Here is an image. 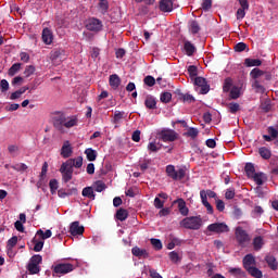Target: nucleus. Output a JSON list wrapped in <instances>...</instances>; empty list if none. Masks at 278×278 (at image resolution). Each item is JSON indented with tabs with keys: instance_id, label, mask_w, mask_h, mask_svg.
Listing matches in <instances>:
<instances>
[{
	"instance_id": "69168bd1",
	"label": "nucleus",
	"mask_w": 278,
	"mask_h": 278,
	"mask_svg": "<svg viewBox=\"0 0 278 278\" xmlns=\"http://www.w3.org/2000/svg\"><path fill=\"white\" fill-rule=\"evenodd\" d=\"M268 134L275 140V138H277V136H278V129H276L275 127L270 126L268 128Z\"/></svg>"
},
{
	"instance_id": "4468645a",
	"label": "nucleus",
	"mask_w": 278,
	"mask_h": 278,
	"mask_svg": "<svg viewBox=\"0 0 278 278\" xmlns=\"http://www.w3.org/2000/svg\"><path fill=\"white\" fill-rule=\"evenodd\" d=\"M41 38L45 45H51L53 42V33L49 28H43Z\"/></svg>"
},
{
	"instance_id": "6e6552de",
	"label": "nucleus",
	"mask_w": 278,
	"mask_h": 278,
	"mask_svg": "<svg viewBox=\"0 0 278 278\" xmlns=\"http://www.w3.org/2000/svg\"><path fill=\"white\" fill-rule=\"evenodd\" d=\"M195 90L200 92V94H207L210 92V85H207V80L203 77H195L194 79Z\"/></svg>"
},
{
	"instance_id": "f03ea898",
	"label": "nucleus",
	"mask_w": 278,
	"mask_h": 278,
	"mask_svg": "<svg viewBox=\"0 0 278 278\" xmlns=\"http://www.w3.org/2000/svg\"><path fill=\"white\" fill-rule=\"evenodd\" d=\"M202 226L203 219H201V217L199 216L187 217L180 222V227H184L185 229L197 230L201 229Z\"/></svg>"
},
{
	"instance_id": "f3484780",
	"label": "nucleus",
	"mask_w": 278,
	"mask_h": 278,
	"mask_svg": "<svg viewBox=\"0 0 278 278\" xmlns=\"http://www.w3.org/2000/svg\"><path fill=\"white\" fill-rule=\"evenodd\" d=\"M160 10L161 12H173V0H161Z\"/></svg>"
},
{
	"instance_id": "338daca9",
	"label": "nucleus",
	"mask_w": 278,
	"mask_h": 278,
	"mask_svg": "<svg viewBox=\"0 0 278 278\" xmlns=\"http://www.w3.org/2000/svg\"><path fill=\"white\" fill-rule=\"evenodd\" d=\"M170 214V210L168 207H162L161 211L159 212V216L162 218L164 216H168Z\"/></svg>"
},
{
	"instance_id": "49530a36",
	"label": "nucleus",
	"mask_w": 278,
	"mask_h": 278,
	"mask_svg": "<svg viewBox=\"0 0 278 278\" xmlns=\"http://www.w3.org/2000/svg\"><path fill=\"white\" fill-rule=\"evenodd\" d=\"M262 75H264V72L260 68H253L250 73L252 79H258V77H262Z\"/></svg>"
},
{
	"instance_id": "4be33fe9",
	"label": "nucleus",
	"mask_w": 278,
	"mask_h": 278,
	"mask_svg": "<svg viewBox=\"0 0 278 278\" xmlns=\"http://www.w3.org/2000/svg\"><path fill=\"white\" fill-rule=\"evenodd\" d=\"M28 88L27 87H22L20 90L12 92L10 96L11 101H16V99H21L25 92H27Z\"/></svg>"
},
{
	"instance_id": "bf43d9fd",
	"label": "nucleus",
	"mask_w": 278,
	"mask_h": 278,
	"mask_svg": "<svg viewBox=\"0 0 278 278\" xmlns=\"http://www.w3.org/2000/svg\"><path fill=\"white\" fill-rule=\"evenodd\" d=\"M154 207H156V210H162V207H164V200L162 201L160 197H156L154 199Z\"/></svg>"
},
{
	"instance_id": "e2e57ef3",
	"label": "nucleus",
	"mask_w": 278,
	"mask_h": 278,
	"mask_svg": "<svg viewBox=\"0 0 278 278\" xmlns=\"http://www.w3.org/2000/svg\"><path fill=\"white\" fill-rule=\"evenodd\" d=\"M23 222H15L14 227L17 231H20L21 233H23L25 231V226H23Z\"/></svg>"
},
{
	"instance_id": "2f4dec72",
	"label": "nucleus",
	"mask_w": 278,
	"mask_h": 278,
	"mask_svg": "<svg viewBox=\"0 0 278 278\" xmlns=\"http://www.w3.org/2000/svg\"><path fill=\"white\" fill-rule=\"evenodd\" d=\"M38 237H36L34 240H33V242H34V251L36 252V253H40V251H42V249H43V247H45V241L43 240H38L37 239Z\"/></svg>"
},
{
	"instance_id": "423d86ee",
	"label": "nucleus",
	"mask_w": 278,
	"mask_h": 278,
	"mask_svg": "<svg viewBox=\"0 0 278 278\" xmlns=\"http://www.w3.org/2000/svg\"><path fill=\"white\" fill-rule=\"evenodd\" d=\"M235 236H236V240L240 244V247H247V244H249V242H251V237L240 226H238L236 228Z\"/></svg>"
},
{
	"instance_id": "5fc2aeb1",
	"label": "nucleus",
	"mask_w": 278,
	"mask_h": 278,
	"mask_svg": "<svg viewBox=\"0 0 278 278\" xmlns=\"http://www.w3.org/2000/svg\"><path fill=\"white\" fill-rule=\"evenodd\" d=\"M125 115L124 112L121 111H115L114 113V118H113V123H121V121L123 119V116Z\"/></svg>"
},
{
	"instance_id": "09e8293b",
	"label": "nucleus",
	"mask_w": 278,
	"mask_h": 278,
	"mask_svg": "<svg viewBox=\"0 0 278 278\" xmlns=\"http://www.w3.org/2000/svg\"><path fill=\"white\" fill-rule=\"evenodd\" d=\"M0 90L1 92H8L10 90V83H8L5 79H2L0 81Z\"/></svg>"
},
{
	"instance_id": "9d476101",
	"label": "nucleus",
	"mask_w": 278,
	"mask_h": 278,
	"mask_svg": "<svg viewBox=\"0 0 278 278\" xmlns=\"http://www.w3.org/2000/svg\"><path fill=\"white\" fill-rule=\"evenodd\" d=\"M208 231L214 233H227L229 231V226L225 223H215L207 226Z\"/></svg>"
},
{
	"instance_id": "cd10ccee",
	"label": "nucleus",
	"mask_w": 278,
	"mask_h": 278,
	"mask_svg": "<svg viewBox=\"0 0 278 278\" xmlns=\"http://www.w3.org/2000/svg\"><path fill=\"white\" fill-rule=\"evenodd\" d=\"M83 197H86L87 199H91L94 201V189L92 187H86L83 189Z\"/></svg>"
},
{
	"instance_id": "b1692460",
	"label": "nucleus",
	"mask_w": 278,
	"mask_h": 278,
	"mask_svg": "<svg viewBox=\"0 0 278 278\" xmlns=\"http://www.w3.org/2000/svg\"><path fill=\"white\" fill-rule=\"evenodd\" d=\"M266 263L268 264L269 268H271V270H277L278 268V263H277V258H275V256L273 255H267L265 258Z\"/></svg>"
},
{
	"instance_id": "473e14b6",
	"label": "nucleus",
	"mask_w": 278,
	"mask_h": 278,
	"mask_svg": "<svg viewBox=\"0 0 278 278\" xmlns=\"http://www.w3.org/2000/svg\"><path fill=\"white\" fill-rule=\"evenodd\" d=\"M131 253L136 257H147V255H148L147 250H142L138 247L132 248Z\"/></svg>"
},
{
	"instance_id": "c756f323",
	"label": "nucleus",
	"mask_w": 278,
	"mask_h": 278,
	"mask_svg": "<svg viewBox=\"0 0 278 278\" xmlns=\"http://www.w3.org/2000/svg\"><path fill=\"white\" fill-rule=\"evenodd\" d=\"M85 155L89 162H94L97 160V152L92 148H88L85 150Z\"/></svg>"
},
{
	"instance_id": "052dcab7",
	"label": "nucleus",
	"mask_w": 278,
	"mask_h": 278,
	"mask_svg": "<svg viewBox=\"0 0 278 278\" xmlns=\"http://www.w3.org/2000/svg\"><path fill=\"white\" fill-rule=\"evenodd\" d=\"M228 108H229V112H231V114H236V112H238V110H240V104L230 103V104H228Z\"/></svg>"
},
{
	"instance_id": "4c0bfd02",
	"label": "nucleus",
	"mask_w": 278,
	"mask_h": 278,
	"mask_svg": "<svg viewBox=\"0 0 278 278\" xmlns=\"http://www.w3.org/2000/svg\"><path fill=\"white\" fill-rule=\"evenodd\" d=\"M200 29L199 23L195 21L189 22V31H191V34H199Z\"/></svg>"
},
{
	"instance_id": "7ed1b4c3",
	"label": "nucleus",
	"mask_w": 278,
	"mask_h": 278,
	"mask_svg": "<svg viewBox=\"0 0 278 278\" xmlns=\"http://www.w3.org/2000/svg\"><path fill=\"white\" fill-rule=\"evenodd\" d=\"M156 136L162 142H175V140H177V132L168 128L157 130Z\"/></svg>"
},
{
	"instance_id": "f8f14e48",
	"label": "nucleus",
	"mask_w": 278,
	"mask_h": 278,
	"mask_svg": "<svg viewBox=\"0 0 278 278\" xmlns=\"http://www.w3.org/2000/svg\"><path fill=\"white\" fill-rule=\"evenodd\" d=\"M101 27H103V25L101 24V21L97 18H91L87 23V29H89V31H101Z\"/></svg>"
},
{
	"instance_id": "79ce46f5",
	"label": "nucleus",
	"mask_w": 278,
	"mask_h": 278,
	"mask_svg": "<svg viewBox=\"0 0 278 278\" xmlns=\"http://www.w3.org/2000/svg\"><path fill=\"white\" fill-rule=\"evenodd\" d=\"M248 273H250V275L255 278L263 277L262 270H260L257 267H251L250 269H248Z\"/></svg>"
},
{
	"instance_id": "8fccbe9b",
	"label": "nucleus",
	"mask_w": 278,
	"mask_h": 278,
	"mask_svg": "<svg viewBox=\"0 0 278 278\" xmlns=\"http://www.w3.org/2000/svg\"><path fill=\"white\" fill-rule=\"evenodd\" d=\"M34 73H36V67L34 65L26 66L25 71H24V75H26V77H31V75H34Z\"/></svg>"
},
{
	"instance_id": "aec40b11",
	"label": "nucleus",
	"mask_w": 278,
	"mask_h": 278,
	"mask_svg": "<svg viewBox=\"0 0 278 278\" xmlns=\"http://www.w3.org/2000/svg\"><path fill=\"white\" fill-rule=\"evenodd\" d=\"M109 84L113 90H116L121 86V77L118 75L113 74L110 76Z\"/></svg>"
},
{
	"instance_id": "603ef678",
	"label": "nucleus",
	"mask_w": 278,
	"mask_h": 278,
	"mask_svg": "<svg viewBox=\"0 0 278 278\" xmlns=\"http://www.w3.org/2000/svg\"><path fill=\"white\" fill-rule=\"evenodd\" d=\"M17 242H18V237H12L8 241L7 249H14V247H16Z\"/></svg>"
},
{
	"instance_id": "e433bc0d",
	"label": "nucleus",
	"mask_w": 278,
	"mask_h": 278,
	"mask_svg": "<svg viewBox=\"0 0 278 278\" xmlns=\"http://www.w3.org/2000/svg\"><path fill=\"white\" fill-rule=\"evenodd\" d=\"M245 173L248 177L251 179L256 173H255V165L253 163H247L245 164Z\"/></svg>"
},
{
	"instance_id": "ea45409f",
	"label": "nucleus",
	"mask_w": 278,
	"mask_h": 278,
	"mask_svg": "<svg viewBox=\"0 0 278 278\" xmlns=\"http://www.w3.org/2000/svg\"><path fill=\"white\" fill-rule=\"evenodd\" d=\"M48 170H49V163L45 162L41 167L40 181H45L47 179Z\"/></svg>"
},
{
	"instance_id": "bb28decb",
	"label": "nucleus",
	"mask_w": 278,
	"mask_h": 278,
	"mask_svg": "<svg viewBox=\"0 0 278 278\" xmlns=\"http://www.w3.org/2000/svg\"><path fill=\"white\" fill-rule=\"evenodd\" d=\"M240 94H242V87L241 86H233L230 89L231 99H239Z\"/></svg>"
},
{
	"instance_id": "4d7b16f0",
	"label": "nucleus",
	"mask_w": 278,
	"mask_h": 278,
	"mask_svg": "<svg viewBox=\"0 0 278 278\" xmlns=\"http://www.w3.org/2000/svg\"><path fill=\"white\" fill-rule=\"evenodd\" d=\"M151 244L156 249V251H161L162 249V241L160 239H151Z\"/></svg>"
},
{
	"instance_id": "72a5a7b5",
	"label": "nucleus",
	"mask_w": 278,
	"mask_h": 278,
	"mask_svg": "<svg viewBox=\"0 0 278 278\" xmlns=\"http://www.w3.org/2000/svg\"><path fill=\"white\" fill-rule=\"evenodd\" d=\"M129 216V214L127 213V210L125 208H119L116 212V218L117 220H121L123 223V220H127V217Z\"/></svg>"
},
{
	"instance_id": "680f3d73",
	"label": "nucleus",
	"mask_w": 278,
	"mask_h": 278,
	"mask_svg": "<svg viewBox=\"0 0 278 278\" xmlns=\"http://www.w3.org/2000/svg\"><path fill=\"white\" fill-rule=\"evenodd\" d=\"M211 8H212V0L202 1V10H204V12H207V10H210Z\"/></svg>"
},
{
	"instance_id": "c85d7f7f",
	"label": "nucleus",
	"mask_w": 278,
	"mask_h": 278,
	"mask_svg": "<svg viewBox=\"0 0 278 278\" xmlns=\"http://www.w3.org/2000/svg\"><path fill=\"white\" fill-rule=\"evenodd\" d=\"M258 153H260L261 157H263V160H270V155H273V153L270 152V149H268L266 147L260 148Z\"/></svg>"
},
{
	"instance_id": "9b49d317",
	"label": "nucleus",
	"mask_w": 278,
	"mask_h": 278,
	"mask_svg": "<svg viewBox=\"0 0 278 278\" xmlns=\"http://www.w3.org/2000/svg\"><path fill=\"white\" fill-rule=\"evenodd\" d=\"M61 155L66 160L73 155V146H71V141H64L61 148Z\"/></svg>"
},
{
	"instance_id": "13d9d810",
	"label": "nucleus",
	"mask_w": 278,
	"mask_h": 278,
	"mask_svg": "<svg viewBox=\"0 0 278 278\" xmlns=\"http://www.w3.org/2000/svg\"><path fill=\"white\" fill-rule=\"evenodd\" d=\"M233 197H236V189H233V188L227 189L226 193H225V198L228 200H231V199H233Z\"/></svg>"
},
{
	"instance_id": "39448f33",
	"label": "nucleus",
	"mask_w": 278,
	"mask_h": 278,
	"mask_svg": "<svg viewBox=\"0 0 278 278\" xmlns=\"http://www.w3.org/2000/svg\"><path fill=\"white\" fill-rule=\"evenodd\" d=\"M40 264H42V256L40 254L34 255L27 266L30 275H38L40 273Z\"/></svg>"
},
{
	"instance_id": "5701e85b",
	"label": "nucleus",
	"mask_w": 278,
	"mask_h": 278,
	"mask_svg": "<svg viewBox=\"0 0 278 278\" xmlns=\"http://www.w3.org/2000/svg\"><path fill=\"white\" fill-rule=\"evenodd\" d=\"M51 236H53V232H51V230H38L36 233V238H40V240H42L45 242V240H49V238H51Z\"/></svg>"
},
{
	"instance_id": "dca6fc26",
	"label": "nucleus",
	"mask_w": 278,
	"mask_h": 278,
	"mask_svg": "<svg viewBox=\"0 0 278 278\" xmlns=\"http://www.w3.org/2000/svg\"><path fill=\"white\" fill-rule=\"evenodd\" d=\"M200 197H201L202 204L206 207L208 214H213L214 208L212 207V204H210V202H207V192L201 191Z\"/></svg>"
},
{
	"instance_id": "c9c22d12",
	"label": "nucleus",
	"mask_w": 278,
	"mask_h": 278,
	"mask_svg": "<svg viewBox=\"0 0 278 278\" xmlns=\"http://www.w3.org/2000/svg\"><path fill=\"white\" fill-rule=\"evenodd\" d=\"M245 66H262V61L260 59H245L244 61Z\"/></svg>"
},
{
	"instance_id": "3c124183",
	"label": "nucleus",
	"mask_w": 278,
	"mask_h": 278,
	"mask_svg": "<svg viewBox=\"0 0 278 278\" xmlns=\"http://www.w3.org/2000/svg\"><path fill=\"white\" fill-rule=\"evenodd\" d=\"M173 99V94L170 92H164L161 94L162 103H168Z\"/></svg>"
},
{
	"instance_id": "6e6d98bb",
	"label": "nucleus",
	"mask_w": 278,
	"mask_h": 278,
	"mask_svg": "<svg viewBox=\"0 0 278 278\" xmlns=\"http://www.w3.org/2000/svg\"><path fill=\"white\" fill-rule=\"evenodd\" d=\"M143 81L146 86H149L150 88L155 86V78L153 76H147Z\"/></svg>"
},
{
	"instance_id": "a878e982",
	"label": "nucleus",
	"mask_w": 278,
	"mask_h": 278,
	"mask_svg": "<svg viewBox=\"0 0 278 278\" xmlns=\"http://www.w3.org/2000/svg\"><path fill=\"white\" fill-rule=\"evenodd\" d=\"M160 149H162V143L160 142L152 141L148 143V151H150V153H157Z\"/></svg>"
},
{
	"instance_id": "412c9836",
	"label": "nucleus",
	"mask_w": 278,
	"mask_h": 278,
	"mask_svg": "<svg viewBox=\"0 0 278 278\" xmlns=\"http://www.w3.org/2000/svg\"><path fill=\"white\" fill-rule=\"evenodd\" d=\"M144 105L148 110H155L157 108V101L153 97H147Z\"/></svg>"
},
{
	"instance_id": "393cba45",
	"label": "nucleus",
	"mask_w": 278,
	"mask_h": 278,
	"mask_svg": "<svg viewBox=\"0 0 278 278\" xmlns=\"http://www.w3.org/2000/svg\"><path fill=\"white\" fill-rule=\"evenodd\" d=\"M251 179H254L255 184L257 186H262L264 181H266V175L264 173H256L252 176Z\"/></svg>"
},
{
	"instance_id": "c03bdc74",
	"label": "nucleus",
	"mask_w": 278,
	"mask_h": 278,
	"mask_svg": "<svg viewBox=\"0 0 278 278\" xmlns=\"http://www.w3.org/2000/svg\"><path fill=\"white\" fill-rule=\"evenodd\" d=\"M21 71V63L13 64L9 70L10 77H14L16 73Z\"/></svg>"
},
{
	"instance_id": "f257e3e1",
	"label": "nucleus",
	"mask_w": 278,
	"mask_h": 278,
	"mask_svg": "<svg viewBox=\"0 0 278 278\" xmlns=\"http://www.w3.org/2000/svg\"><path fill=\"white\" fill-rule=\"evenodd\" d=\"M77 125H79L77 116H59L54 119V127L59 129V131H64V127L65 129H71L77 127Z\"/></svg>"
},
{
	"instance_id": "ddd939ff",
	"label": "nucleus",
	"mask_w": 278,
	"mask_h": 278,
	"mask_svg": "<svg viewBox=\"0 0 278 278\" xmlns=\"http://www.w3.org/2000/svg\"><path fill=\"white\" fill-rule=\"evenodd\" d=\"M70 233L72 236L84 235V226H79V222H73L70 227Z\"/></svg>"
},
{
	"instance_id": "a19ab883",
	"label": "nucleus",
	"mask_w": 278,
	"mask_h": 278,
	"mask_svg": "<svg viewBox=\"0 0 278 278\" xmlns=\"http://www.w3.org/2000/svg\"><path fill=\"white\" fill-rule=\"evenodd\" d=\"M247 10L249 9H244V7H241L237 10V21H242L247 16Z\"/></svg>"
},
{
	"instance_id": "6ab92c4d",
	"label": "nucleus",
	"mask_w": 278,
	"mask_h": 278,
	"mask_svg": "<svg viewBox=\"0 0 278 278\" xmlns=\"http://www.w3.org/2000/svg\"><path fill=\"white\" fill-rule=\"evenodd\" d=\"M65 164H68L71 168H73V166L75 168H81V166H84V159L81 156H78L76 159H71L67 162H65Z\"/></svg>"
},
{
	"instance_id": "a18cd8bd",
	"label": "nucleus",
	"mask_w": 278,
	"mask_h": 278,
	"mask_svg": "<svg viewBox=\"0 0 278 278\" xmlns=\"http://www.w3.org/2000/svg\"><path fill=\"white\" fill-rule=\"evenodd\" d=\"M233 88V81L231 80V78H226L224 81V92H229V90H231Z\"/></svg>"
},
{
	"instance_id": "774afa93",
	"label": "nucleus",
	"mask_w": 278,
	"mask_h": 278,
	"mask_svg": "<svg viewBox=\"0 0 278 278\" xmlns=\"http://www.w3.org/2000/svg\"><path fill=\"white\" fill-rule=\"evenodd\" d=\"M253 88L256 89V92H264V87L257 80L253 83Z\"/></svg>"
},
{
	"instance_id": "20e7f679",
	"label": "nucleus",
	"mask_w": 278,
	"mask_h": 278,
	"mask_svg": "<svg viewBox=\"0 0 278 278\" xmlns=\"http://www.w3.org/2000/svg\"><path fill=\"white\" fill-rule=\"evenodd\" d=\"M166 175L167 177H170V179H174V181H179L186 177V169L185 168L176 169L174 165H167Z\"/></svg>"
},
{
	"instance_id": "0e129e2a",
	"label": "nucleus",
	"mask_w": 278,
	"mask_h": 278,
	"mask_svg": "<svg viewBox=\"0 0 278 278\" xmlns=\"http://www.w3.org/2000/svg\"><path fill=\"white\" fill-rule=\"evenodd\" d=\"M247 49V43L239 42L235 46V51L242 52Z\"/></svg>"
},
{
	"instance_id": "2eb2a0df",
	"label": "nucleus",
	"mask_w": 278,
	"mask_h": 278,
	"mask_svg": "<svg viewBox=\"0 0 278 278\" xmlns=\"http://www.w3.org/2000/svg\"><path fill=\"white\" fill-rule=\"evenodd\" d=\"M243 266L245 270H250V268L255 267V257H253L251 254L245 255L243 258Z\"/></svg>"
},
{
	"instance_id": "a211bd4d",
	"label": "nucleus",
	"mask_w": 278,
	"mask_h": 278,
	"mask_svg": "<svg viewBox=\"0 0 278 278\" xmlns=\"http://www.w3.org/2000/svg\"><path fill=\"white\" fill-rule=\"evenodd\" d=\"M174 203L178 204V210L182 216H188L190 211L188 210V206H186V201H184V199H178L174 201Z\"/></svg>"
},
{
	"instance_id": "864d4df0",
	"label": "nucleus",
	"mask_w": 278,
	"mask_h": 278,
	"mask_svg": "<svg viewBox=\"0 0 278 278\" xmlns=\"http://www.w3.org/2000/svg\"><path fill=\"white\" fill-rule=\"evenodd\" d=\"M187 136H189V138H192V139L197 138V136H199V129L193 127L189 128L187 131Z\"/></svg>"
},
{
	"instance_id": "f704fd0d",
	"label": "nucleus",
	"mask_w": 278,
	"mask_h": 278,
	"mask_svg": "<svg viewBox=\"0 0 278 278\" xmlns=\"http://www.w3.org/2000/svg\"><path fill=\"white\" fill-rule=\"evenodd\" d=\"M253 247L255 251H260L264 247V238L255 237L253 240Z\"/></svg>"
},
{
	"instance_id": "0eeeda50",
	"label": "nucleus",
	"mask_w": 278,
	"mask_h": 278,
	"mask_svg": "<svg viewBox=\"0 0 278 278\" xmlns=\"http://www.w3.org/2000/svg\"><path fill=\"white\" fill-rule=\"evenodd\" d=\"M73 270H75V266L71 263L58 264L54 267L53 277H62V275H68V273H73Z\"/></svg>"
},
{
	"instance_id": "7c9ffc66",
	"label": "nucleus",
	"mask_w": 278,
	"mask_h": 278,
	"mask_svg": "<svg viewBox=\"0 0 278 278\" xmlns=\"http://www.w3.org/2000/svg\"><path fill=\"white\" fill-rule=\"evenodd\" d=\"M184 49H185V53L189 56L193 55L194 51H197V49L194 48V45H192L190 41L185 42Z\"/></svg>"
},
{
	"instance_id": "58836bf2",
	"label": "nucleus",
	"mask_w": 278,
	"mask_h": 278,
	"mask_svg": "<svg viewBox=\"0 0 278 278\" xmlns=\"http://www.w3.org/2000/svg\"><path fill=\"white\" fill-rule=\"evenodd\" d=\"M229 273H230V275H233L235 277H239V278L244 277V271H242V269L239 267H231L229 269Z\"/></svg>"
},
{
	"instance_id": "1a4fd4ad",
	"label": "nucleus",
	"mask_w": 278,
	"mask_h": 278,
	"mask_svg": "<svg viewBox=\"0 0 278 278\" xmlns=\"http://www.w3.org/2000/svg\"><path fill=\"white\" fill-rule=\"evenodd\" d=\"M60 173L62 174L65 184L73 179V167H71L68 163H63L61 165Z\"/></svg>"
},
{
	"instance_id": "de8ad7c7",
	"label": "nucleus",
	"mask_w": 278,
	"mask_h": 278,
	"mask_svg": "<svg viewBox=\"0 0 278 278\" xmlns=\"http://www.w3.org/2000/svg\"><path fill=\"white\" fill-rule=\"evenodd\" d=\"M49 186H50V192L51 194H55V192H58V181L55 179H51L50 182H49Z\"/></svg>"
},
{
	"instance_id": "37998d69",
	"label": "nucleus",
	"mask_w": 278,
	"mask_h": 278,
	"mask_svg": "<svg viewBox=\"0 0 278 278\" xmlns=\"http://www.w3.org/2000/svg\"><path fill=\"white\" fill-rule=\"evenodd\" d=\"M93 190H96V192H103V190H105V182L98 180L93 184Z\"/></svg>"
}]
</instances>
